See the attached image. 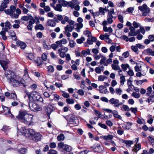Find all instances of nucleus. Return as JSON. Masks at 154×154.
I'll return each mask as SVG.
<instances>
[{
  "label": "nucleus",
  "mask_w": 154,
  "mask_h": 154,
  "mask_svg": "<svg viewBox=\"0 0 154 154\" xmlns=\"http://www.w3.org/2000/svg\"><path fill=\"white\" fill-rule=\"evenodd\" d=\"M54 106L51 104H49L47 106L46 111L47 112V114L49 117L50 114L54 111Z\"/></svg>",
  "instance_id": "f3484780"
},
{
  "label": "nucleus",
  "mask_w": 154,
  "mask_h": 154,
  "mask_svg": "<svg viewBox=\"0 0 154 154\" xmlns=\"http://www.w3.org/2000/svg\"><path fill=\"white\" fill-rule=\"evenodd\" d=\"M5 27L6 29H5V31H7L8 29H10L11 27V25L9 22H6L5 23Z\"/></svg>",
  "instance_id": "4c0bfd02"
},
{
  "label": "nucleus",
  "mask_w": 154,
  "mask_h": 154,
  "mask_svg": "<svg viewBox=\"0 0 154 154\" xmlns=\"http://www.w3.org/2000/svg\"><path fill=\"white\" fill-rule=\"evenodd\" d=\"M115 90L117 95L119 96L121 95L122 93V91L121 88H116Z\"/></svg>",
  "instance_id": "49530a36"
},
{
  "label": "nucleus",
  "mask_w": 154,
  "mask_h": 154,
  "mask_svg": "<svg viewBox=\"0 0 154 154\" xmlns=\"http://www.w3.org/2000/svg\"><path fill=\"white\" fill-rule=\"evenodd\" d=\"M5 12L12 18L17 19L19 15L21 14V11L19 8L16 9L15 6L12 5L10 7L9 9L5 11Z\"/></svg>",
  "instance_id": "7ed1b4c3"
},
{
  "label": "nucleus",
  "mask_w": 154,
  "mask_h": 154,
  "mask_svg": "<svg viewBox=\"0 0 154 154\" xmlns=\"http://www.w3.org/2000/svg\"><path fill=\"white\" fill-rule=\"evenodd\" d=\"M14 22L15 23L13 25V27L14 29H18L20 26V21L18 20H15Z\"/></svg>",
  "instance_id": "c85d7f7f"
},
{
  "label": "nucleus",
  "mask_w": 154,
  "mask_h": 154,
  "mask_svg": "<svg viewBox=\"0 0 154 154\" xmlns=\"http://www.w3.org/2000/svg\"><path fill=\"white\" fill-rule=\"evenodd\" d=\"M97 38L94 37H92L91 38H88L87 39V42L88 44L92 45L93 42H95L96 41Z\"/></svg>",
  "instance_id": "b1692460"
},
{
  "label": "nucleus",
  "mask_w": 154,
  "mask_h": 154,
  "mask_svg": "<svg viewBox=\"0 0 154 154\" xmlns=\"http://www.w3.org/2000/svg\"><path fill=\"white\" fill-rule=\"evenodd\" d=\"M50 147L51 148H54L56 147V144L54 142H52L49 144Z\"/></svg>",
  "instance_id": "0e129e2a"
},
{
  "label": "nucleus",
  "mask_w": 154,
  "mask_h": 154,
  "mask_svg": "<svg viewBox=\"0 0 154 154\" xmlns=\"http://www.w3.org/2000/svg\"><path fill=\"white\" fill-rule=\"evenodd\" d=\"M29 105L31 110L34 112L38 111V106L36 103H33L31 106H30L29 102Z\"/></svg>",
  "instance_id": "6ab92c4d"
},
{
  "label": "nucleus",
  "mask_w": 154,
  "mask_h": 154,
  "mask_svg": "<svg viewBox=\"0 0 154 154\" xmlns=\"http://www.w3.org/2000/svg\"><path fill=\"white\" fill-rule=\"evenodd\" d=\"M110 104L114 105V106L117 107L118 103L119 102V100L114 98H112L109 100Z\"/></svg>",
  "instance_id": "a211bd4d"
},
{
  "label": "nucleus",
  "mask_w": 154,
  "mask_h": 154,
  "mask_svg": "<svg viewBox=\"0 0 154 154\" xmlns=\"http://www.w3.org/2000/svg\"><path fill=\"white\" fill-rule=\"evenodd\" d=\"M65 137L64 135L63 134H60L57 137L58 140L60 141H63Z\"/></svg>",
  "instance_id": "72a5a7b5"
},
{
  "label": "nucleus",
  "mask_w": 154,
  "mask_h": 154,
  "mask_svg": "<svg viewBox=\"0 0 154 154\" xmlns=\"http://www.w3.org/2000/svg\"><path fill=\"white\" fill-rule=\"evenodd\" d=\"M122 39L125 40L127 42L129 41V38L128 36L125 35H122L121 37Z\"/></svg>",
  "instance_id": "bf43d9fd"
},
{
  "label": "nucleus",
  "mask_w": 154,
  "mask_h": 154,
  "mask_svg": "<svg viewBox=\"0 0 154 154\" xmlns=\"http://www.w3.org/2000/svg\"><path fill=\"white\" fill-rule=\"evenodd\" d=\"M2 56L3 54H0V57H2ZM1 58V57H0V59ZM8 63L7 61H5L3 60L0 59V64L4 70H5L7 69L6 66Z\"/></svg>",
  "instance_id": "dca6fc26"
},
{
  "label": "nucleus",
  "mask_w": 154,
  "mask_h": 154,
  "mask_svg": "<svg viewBox=\"0 0 154 154\" xmlns=\"http://www.w3.org/2000/svg\"><path fill=\"white\" fill-rule=\"evenodd\" d=\"M94 151L97 152H100L103 151V147L99 143H95L93 146H91Z\"/></svg>",
  "instance_id": "9d476101"
},
{
  "label": "nucleus",
  "mask_w": 154,
  "mask_h": 154,
  "mask_svg": "<svg viewBox=\"0 0 154 154\" xmlns=\"http://www.w3.org/2000/svg\"><path fill=\"white\" fill-rule=\"evenodd\" d=\"M58 2L62 5V7H66L68 5L72 8H73V5H72V2H67L64 0H58Z\"/></svg>",
  "instance_id": "f8f14e48"
},
{
  "label": "nucleus",
  "mask_w": 154,
  "mask_h": 154,
  "mask_svg": "<svg viewBox=\"0 0 154 154\" xmlns=\"http://www.w3.org/2000/svg\"><path fill=\"white\" fill-rule=\"evenodd\" d=\"M57 152L54 149H51L48 152V154H57Z\"/></svg>",
  "instance_id": "774afa93"
},
{
  "label": "nucleus",
  "mask_w": 154,
  "mask_h": 154,
  "mask_svg": "<svg viewBox=\"0 0 154 154\" xmlns=\"http://www.w3.org/2000/svg\"><path fill=\"white\" fill-rule=\"evenodd\" d=\"M82 54L85 57L87 55V54L89 55L90 54V50L88 49L86 51L83 50L81 52Z\"/></svg>",
  "instance_id": "a19ab883"
},
{
  "label": "nucleus",
  "mask_w": 154,
  "mask_h": 154,
  "mask_svg": "<svg viewBox=\"0 0 154 154\" xmlns=\"http://www.w3.org/2000/svg\"><path fill=\"white\" fill-rule=\"evenodd\" d=\"M141 145L140 143L135 144L133 147L132 150L136 152H137L138 151L141 149Z\"/></svg>",
  "instance_id": "4be33fe9"
},
{
  "label": "nucleus",
  "mask_w": 154,
  "mask_h": 154,
  "mask_svg": "<svg viewBox=\"0 0 154 154\" xmlns=\"http://www.w3.org/2000/svg\"><path fill=\"white\" fill-rule=\"evenodd\" d=\"M148 38L151 42L154 41V35H151L149 36Z\"/></svg>",
  "instance_id": "338daca9"
},
{
  "label": "nucleus",
  "mask_w": 154,
  "mask_h": 154,
  "mask_svg": "<svg viewBox=\"0 0 154 154\" xmlns=\"http://www.w3.org/2000/svg\"><path fill=\"white\" fill-rule=\"evenodd\" d=\"M152 46L154 48V44L152 45ZM143 53L145 54H148L149 55L154 56V50H152L151 48H148L145 50L143 51Z\"/></svg>",
  "instance_id": "2eb2a0df"
},
{
  "label": "nucleus",
  "mask_w": 154,
  "mask_h": 154,
  "mask_svg": "<svg viewBox=\"0 0 154 154\" xmlns=\"http://www.w3.org/2000/svg\"><path fill=\"white\" fill-rule=\"evenodd\" d=\"M118 17L120 22H121L122 23H123L124 22V21L123 17V16L121 15H119L118 16Z\"/></svg>",
  "instance_id": "052dcab7"
},
{
  "label": "nucleus",
  "mask_w": 154,
  "mask_h": 154,
  "mask_svg": "<svg viewBox=\"0 0 154 154\" xmlns=\"http://www.w3.org/2000/svg\"><path fill=\"white\" fill-rule=\"evenodd\" d=\"M149 97L148 98L147 100H145L146 102H148V103H149L150 102H153L152 99L154 98V91H153V94L149 96Z\"/></svg>",
  "instance_id": "f704fd0d"
},
{
  "label": "nucleus",
  "mask_w": 154,
  "mask_h": 154,
  "mask_svg": "<svg viewBox=\"0 0 154 154\" xmlns=\"http://www.w3.org/2000/svg\"><path fill=\"white\" fill-rule=\"evenodd\" d=\"M26 94L27 96L29 101H38V93L35 91H32L31 93L28 92L26 93Z\"/></svg>",
  "instance_id": "39448f33"
},
{
  "label": "nucleus",
  "mask_w": 154,
  "mask_h": 154,
  "mask_svg": "<svg viewBox=\"0 0 154 154\" xmlns=\"http://www.w3.org/2000/svg\"><path fill=\"white\" fill-rule=\"evenodd\" d=\"M3 109L4 111V115L11 118L13 117V115L11 113L10 109L4 106Z\"/></svg>",
  "instance_id": "ddd939ff"
},
{
  "label": "nucleus",
  "mask_w": 154,
  "mask_h": 154,
  "mask_svg": "<svg viewBox=\"0 0 154 154\" xmlns=\"http://www.w3.org/2000/svg\"><path fill=\"white\" fill-rule=\"evenodd\" d=\"M24 82V80L22 79H21L20 80H17L13 78L11 79V82L9 83L14 87H15L20 85V84H23Z\"/></svg>",
  "instance_id": "1a4fd4ad"
},
{
  "label": "nucleus",
  "mask_w": 154,
  "mask_h": 154,
  "mask_svg": "<svg viewBox=\"0 0 154 154\" xmlns=\"http://www.w3.org/2000/svg\"><path fill=\"white\" fill-rule=\"evenodd\" d=\"M140 71L142 75H146L147 71V69L145 66H143L142 68H141Z\"/></svg>",
  "instance_id": "e433bc0d"
},
{
  "label": "nucleus",
  "mask_w": 154,
  "mask_h": 154,
  "mask_svg": "<svg viewBox=\"0 0 154 154\" xmlns=\"http://www.w3.org/2000/svg\"><path fill=\"white\" fill-rule=\"evenodd\" d=\"M48 70L49 72H53L54 71V68L52 66L50 65L48 67Z\"/></svg>",
  "instance_id": "6e6d98bb"
},
{
  "label": "nucleus",
  "mask_w": 154,
  "mask_h": 154,
  "mask_svg": "<svg viewBox=\"0 0 154 154\" xmlns=\"http://www.w3.org/2000/svg\"><path fill=\"white\" fill-rule=\"evenodd\" d=\"M33 116L29 113L26 110H22L19 112V114L16 117L21 122L25 124L30 125L32 123Z\"/></svg>",
  "instance_id": "f257e3e1"
},
{
  "label": "nucleus",
  "mask_w": 154,
  "mask_h": 154,
  "mask_svg": "<svg viewBox=\"0 0 154 154\" xmlns=\"http://www.w3.org/2000/svg\"><path fill=\"white\" fill-rule=\"evenodd\" d=\"M112 62V59L109 58L106 60V62L104 63V66H107L108 64H111Z\"/></svg>",
  "instance_id": "4d7b16f0"
},
{
  "label": "nucleus",
  "mask_w": 154,
  "mask_h": 154,
  "mask_svg": "<svg viewBox=\"0 0 154 154\" xmlns=\"http://www.w3.org/2000/svg\"><path fill=\"white\" fill-rule=\"evenodd\" d=\"M66 101L69 104H73L75 102L72 98H67L66 100Z\"/></svg>",
  "instance_id": "37998d69"
},
{
  "label": "nucleus",
  "mask_w": 154,
  "mask_h": 154,
  "mask_svg": "<svg viewBox=\"0 0 154 154\" xmlns=\"http://www.w3.org/2000/svg\"><path fill=\"white\" fill-rule=\"evenodd\" d=\"M108 11V14L107 16V20L109 24H111L113 22L112 18H115L116 17H113V15L115 14L114 11V9L111 8L109 10H107Z\"/></svg>",
  "instance_id": "6e6552de"
},
{
  "label": "nucleus",
  "mask_w": 154,
  "mask_h": 154,
  "mask_svg": "<svg viewBox=\"0 0 154 154\" xmlns=\"http://www.w3.org/2000/svg\"><path fill=\"white\" fill-rule=\"evenodd\" d=\"M120 80L121 85H123L124 84V83L125 82V76L123 75L121 76L120 78Z\"/></svg>",
  "instance_id": "ea45409f"
},
{
  "label": "nucleus",
  "mask_w": 154,
  "mask_h": 154,
  "mask_svg": "<svg viewBox=\"0 0 154 154\" xmlns=\"http://www.w3.org/2000/svg\"><path fill=\"white\" fill-rule=\"evenodd\" d=\"M113 136L111 135H108L107 136H103L102 137V138L106 140H111L112 139Z\"/></svg>",
  "instance_id": "473e14b6"
},
{
  "label": "nucleus",
  "mask_w": 154,
  "mask_h": 154,
  "mask_svg": "<svg viewBox=\"0 0 154 154\" xmlns=\"http://www.w3.org/2000/svg\"><path fill=\"white\" fill-rule=\"evenodd\" d=\"M73 29L72 27L69 25H67L65 27V31L69 32H72Z\"/></svg>",
  "instance_id": "c9c22d12"
},
{
  "label": "nucleus",
  "mask_w": 154,
  "mask_h": 154,
  "mask_svg": "<svg viewBox=\"0 0 154 154\" xmlns=\"http://www.w3.org/2000/svg\"><path fill=\"white\" fill-rule=\"evenodd\" d=\"M111 66L112 69L115 70H120V67L118 65L112 64Z\"/></svg>",
  "instance_id": "58836bf2"
},
{
  "label": "nucleus",
  "mask_w": 154,
  "mask_h": 154,
  "mask_svg": "<svg viewBox=\"0 0 154 154\" xmlns=\"http://www.w3.org/2000/svg\"><path fill=\"white\" fill-rule=\"evenodd\" d=\"M11 98L13 99L14 100H17V96L15 94V91H13V92L11 94Z\"/></svg>",
  "instance_id": "79ce46f5"
},
{
  "label": "nucleus",
  "mask_w": 154,
  "mask_h": 154,
  "mask_svg": "<svg viewBox=\"0 0 154 154\" xmlns=\"http://www.w3.org/2000/svg\"><path fill=\"white\" fill-rule=\"evenodd\" d=\"M95 71L98 74H100L101 72V69L99 67H97L95 69Z\"/></svg>",
  "instance_id": "e2e57ef3"
},
{
  "label": "nucleus",
  "mask_w": 154,
  "mask_h": 154,
  "mask_svg": "<svg viewBox=\"0 0 154 154\" xmlns=\"http://www.w3.org/2000/svg\"><path fill=\"white\" fill-rule=\"evenodd\" d=\"M30 20V23H31L33 24L36 23V25L35 26V29L36 30H37L38 29V18L37 17H35L34 18H32V16H24L22 17L21 18L22 20H24L27 21Z\"/></svg>",
  "instance_id": "20e7f679"
},
{
  "label": "nucleus",
  "mask_w": 154,
  "mask_h": 154,
  "mask_svg": "<svg viewBox=\"0 0 154 154\" xmlns=\"http://www.w3.org/2000/svg\"><path fill=\"white\" fill-rule=\"evenodd\" d=\"M20 132L23 135L29 139H32L36 142L38 140V134L33 129L30 128L26 129L22 127L20 130Z\"/></svg>",
  "instance_id": "f03ea898"
},
{
  "label": "nucleus",
  "mask_w": 154,
  "mask_h": 154,
  "mask_svg": "<svg viewBox=\"0 0 154 154\" xmlns=\"http://www.w3.org/2000/svg\"><path fill=\"white\" fill-rule=\"evenodd\" d=\"M57 148L59 149H62L67 152H70L72 149V148L71 146L64 144L63 142H61L58 143Z\"/></svg>",
  "instance_id": "0eeeda50"
},
{
  "label": "nucleus",
  "mask_w": 154,
  "mask_h": 154,
  "mask_svg": "<svg viewBox=\"0 0 154 154\" xmlns=\"http://www.w3.org/2000/svg\"><path fill=\"white\" fill-rule=\"evenodd\" d=\"M123 125L124 126H125V129L129 130L131 128L132 125V124L130 122H127L124 123Z\"/></svg>",
  "instance_id": "cd10ccee"
},
{
  "label": "nucleus",
  "mask_w": 154,
  "mask_h": 154,
  "mask_svg": "<svg viewBox=\"0 0 154 154\" xmlns=\"http://www.w3.org/2000/svg\"><path fill=\"white\" fill-rule=\"evenodd\" d=\"M147 92L146 94V95L147 96H149L150 95L153 94V92H152V88L151 86L148 87L147 88Z\"/></svg>",
  "instance_id": "c756f323"
},
{
  "label": "nucleus",
  "mask_w": 154,
  "mask_h": 154,
  "mask_svg": "<svg viewBox=\"0 0 154 154\" xmlns=\"http://www.w3.org/2000/svg\"><path fill=\"white\" fill-rule=\"evenodd\" d=\"M121 67L124 70H125L129 67V65L128 64H122L121 65Z\"/></svg>",
  "instance_id": "8fccbe9b"
},
{
  "label": "nucleus",
  "mask_w": 154,
  "mask_h": 154,
  "mask_svg": "<svg viewBox=\"0 0 154 154\" xmlns=\"http://www.w3.org/2000/svg\"><path fill=\"white\" fill-rule=\"evenodd\" d=\"M83 34L89 37L91 35V32L88 30H85L84 31Z\"/></svg>",
  "instance_id": "3c124183"
},
{
  "label": "nucleus",
  "mask_w": 154,
  "mask_h": 154,
  "mask_svg": "<svg viewBox=\"0 0 154 154\" xmlns=\"http://www.w3.org/2000/svg\"><path fill=\"white\" fill-rule=\"evenodd\" d=\"M138 8L142 12V15L144 16H147V14L150 12L149 8L145 4L141 6H139Z\"/></svg>",
  "instance_id": "423d86ee"
},
{
  "label": "nucleus",
  "mask_w": 154,
  "mask_h": 154,
  "mask_svg": "<svg viewBox=\"0 0 154 154\" xmlns=\"http://www.w3.org/2000/svg\"><path fill=\"white\" fill-rule=\"evenodd\" d=\"M57 0H49L51 2H52L50 4V6L52 7L55 5V4L57 2Z\"/></svg>",
  "instance_id": "13d9d810"
},
{
  "label": "nucleus",
  "mask_w": 154,
  "mask_h": 154,
  "mask_svg": "<svg viewBox=\"0 0 154 154\" xmlns=\"http://www.w3.org/2000/svg\"><path fill=\"white\" fill-rule=\"evenodd\" d=\"M52 7L56 11L61 12L62 11V5L59 3L57 4L56 6L54 5Z\"/></svg>",
  "instance_id": "412c9836"
},
{
  "label": "nucleus",
  "mask_w": 154,
  "mask_h": 154,
  "mask_svg": "<svg viewBox=\"0 0 154 154\" xmlns=\"http://www.w3.org/2000/svg\"><path fill=\"white\" fill-rule=\"evenodd\" d=\"M112 114H113V116L114 117L120 119H122V117L120 115H118V112L117 111L113 110V112L112 113Z\"/></svg>",
  "instance_id": "7c9ffc66"
},
{
  "label": "nucleus",
  "mask_w": 154,
  "mask_h": 154,
  "mask_svg": "<svg viewBox=\"0 0 154 154\" xmlns=\"http://www.w3.org/2000/svg\"><path fill=\"white\" fill-rule=\"evenodd\" d=\"M133 27H134V29H137L141 26L140 24L137 23L135 21H134L133 23Z\"/></svg>",
  "instance_id": "de8ad7c7"
},
{
  "label": "nucleus",
  "mask_w": 154,
  "mask_h": 154,
  "mask_svg": "<svg viewBox=\"0 0 154 154\" xmlns=\"http://www.w3.org/2000/svg\"><path fill=\"white\" fill-rule=\"evenodd\" d=\"M69 44L70 47L71 48H73L75 46V43L73 40H72L70 41L69 42Z\"/></svg>",
  "instance_id": "69168bd1"
},
{
  "label": "nucleus",
  "mask_w": 154,
  "mask_h": 154,
  "mask_svg": "<svg viewBox=\"0 0 154 154\" xmlns=\"http://www.w3.org/2000/svg\"><path fill=\"white\" fill-rule=\"evenodd\" d=\"M7 7V5H5L4 3H1V5L0 6V11H3Z\"/></svg>",
  "instance_id": "a18cd8bd"
},
{
  "label": "nucleus",
  "mask_w": 154,
  "mask_h": 154,
  "mask_svg": "<svg viewBox=\"0 0 154 154\" xmlns=\"http://www.w3.org/2000/svg\"><path fill=\"white\" fill-rule=\"evenodd\" d=\"M103 31L106 32H109V33H111L112 32V29L111 27L107 28L106 26H103Z\"/></svg>",
  "instance_id": "2f4dec72"
},
{
  "label": "nucleus",
  "mask_w": 154,
  "mask_h": 154,
  "mask_svg": "<svg viewBox=\"0 0 154 154\" xmlns=\"http://www.w3.org/2000/svg\"><path fill=\"white\" fill-rule=\"evenodd\" d=\"M131 95L136 98H139L140 97V94L136 92H133L132 94Z\"/></svg>",
  "instance_id": "09e8293b"
},
{
  "label": "nucleus",
  "mask_w": 154,
  "mask_h": 154,
  "mask_svg": "<svg viewBox=\"0 0 154 154\" xmlns=\"http://www.w3.org/2000/svg\"><path fill=\"white\" fill-rule=\"evenodd\" d=\"M147 138L149 142L152 144L154 145V138L150 136L148 137Z\"/></svg>",
  "instance_id": "5fc2aeb1"
},
{
  "label": "nucleus",
  "mask_w": 154,
  "mask_h": 154,
  "mask_svg": "<svg viewBox=\"0 0 154 154\" xmlns=\"http://www.w3.org/2000/svg\"><path fill=\"white\" fill-rule=\"evenodd\" d=\"M12 74H13L14 73L10 71H7L5 72V77L9 82H11V79L13 78L12 77Z\"/></svg>",
  "instance_id": "4468645a"
},
{
  "label": "nucleus",
  "mask_w": 154,
  "mask_h": 154,
  "mask_svg": "<svg viewBox=\"0 0 154 154\" xmlns=\"http://www.w3.org/2000/svg\"><path fill=\"white\" fill-rule=\"evenodd\" d=\"M47 23L48 26L52 27L55 26L56 24L54 20H48Z\"/></svg>",
  "instance_id": "bb28decb"
},
{
  "label": "nucleus",
  "mask_w": 154,
  "mask_h": 154,
  "mask_svg": "<svg viewBox=\"0 0 154 154\" xmlns=\"http://www.w3.org/2000/svg\"><path fill=\"white\" fill-rule=\"evenodd\" d=\"M77 118L74 115H72L69 119V122L70 124H75L76 123L75 120H76Z\"/></svg>",
  "instance_id": "393cba45"
},
{
  "label": "nucleus",
  "mask_w": 154,
  "mask_h": 154,
  "mask_svg": "<svg viewBox=\"0 0 154 154\" xmlns=\"http://www.w3.org/2000/svg\"><path fill=\"white\" fill-rule=\"evenodd\" d=\"M99 89L98 90L100 92V93H103L104 94H106L108 93V91L106 88L103 85H100L99 87Z\"/></svg>",
  "instance_id": "aec40b11"
},
{
  "label": "nucleus",
  "mask_w": 154,
  "mask_h": 154,
  "mask_svg": "<svg viewBox=\"0 0 154 154\" xmlns=\"http://www.w3.org/2000/svg\"><path fill=\"white\" fill-rule=\"evenodd\" d=\"M85 40V39L84 37H81L80 38L76 40V42L78 44H81L83 43Z\"/></svg>",
  "instance_id": "c03bdc74"
},
{
  "label": "nucleus",
  "mask_w": 154,
  "mask_h": 154,
  "mask_svg": "<svg viewBox=\"0 0 154 154\" xmlns=\"http://www.w3.org/2000/svg\"><path fill=\"white\" fill-rule=\"evenodd\" d=\"M17 45L19 46L21 49H24L25 48L26 46V44L23 42L18 41H17Z\"/></svg>",
  "instance_id": "a878e982"
},
{
  "label": "nucleus",
  "mask_w": 154,
  "mask_h": 154,
  "mask_svg": "<svg viewBox=\"0 0 154 154\" xmlns=\"http://www.w3.org/2000/svg\"><path fill=\"white\" fill-rule=\"evenodd\" d=\"M129 29L130 30V31L128 33V36H135L140 33L139 30L138 29L136 31V29L133 27H129Z\"/></svg>",
  "instance_id": "9b49d317"
},
{
  "label": "nucleus",
  "mask_w": 154,
  "mask_h": 154,
  "mask_svg": "<svg viewBox=\"0 0 154 154\" xmlns=\"http://www.w3.org/2000/svg\"><path fill=\"white\" fill-rule=\"evenodd\" d=\"M105 78L107 79L106 77L104 75H100L98 77V81H104Z\"/></svg>",
  "instance_id": "864d4df0"
},
{
  "label": "nucleus",
  "mask_w": 154,
  "mask_h": 154,
  "mask_svg": "<svg viewBox=\"0 0 154 154\" xmlns=\"http://www.w3.org/2000/svg\"><path fill=\"white\" fill-rule=\"evenodd\" d=\"M26 151V149L25 148H21L18 150L19 152L21 154H24Z\"/></svg>",
  "instance_id": "603ef678"
},
{
  "label": "nucleus",
  "mask_w": 154,
  "mask_h": 154,
  "mask_svg": "<svg viewBox=\"0 0 154 154\" xmlns=\"http://www.w3.org/2000/svg\"><path fill=\"white\" fill-rule=\"evenodd\" d=\"M9 35L11 37L12 39L14 41H16L17 38L16 34L13 30H11L9 31Z\"/></svg>",
  "instance_id": "5701e85b"
},
{
  "label": "nucleus",
  "mask_w": 154,
  "mask_h": 154,
  "mask_svg": "<svg viewBox=\"0 0 154 154\" xmlns=\"http://www.w3.org/2000/svg\"><path fill=\"white\" fill-rule=\"evenodd\" d=\"M98 125L101 127L102 128L106 129L107 128V126L104 124H102L101 123H98Z\"/></svg>",
  "instance_id": "680f3d73"
}]
</instances>
